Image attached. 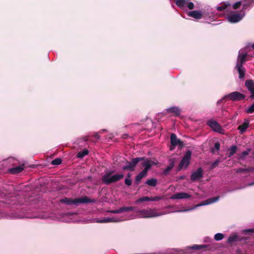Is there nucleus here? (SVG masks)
Listing matches in <instances>:
<instances>
[{"label":"nucleus","mask_w":254,"mask_h":254,"mask_svg":"<svg viewBox=\"0 0 254 254\" xmlns=\"http://www.w3.org/2000/svg\"><path fill=\"white\" fill-rule=\"evenodd\" d=\"M168 211L158 212L157 210L154 208H147L146 209H142L136 211V214H131L129 216H122L120 217H115L112 216V222H118L121 221L126 220L135 219L136 218H152L162 216L164 214L169 213Z\"/></svg>","instance_id":"f257e3e1"},{"label":"nucleus","mask_w":254,"mask_h":254,"mask_svg":"<svg viewBox=\"0 0 254 254\" xmlns=\"http://www.w3.org/2000/svg\"><path fill=\"white\" fill-rule=\"evenodd\" d=\"M247 50V49H241L239 52L236 67L239 72L240 79H242L245 76V69L243 66V64L246 61L247 58L250 56L248 54Z\"/></svg>","instance_id":"f03ea898"},{"label":"nucleus","mask_w":254,"mask_h":254,"mask_svg":"<svg viewBox=\"0 0 254 254\" xmlns=\"http://www.w3.org/2000/svg\"><path fill=\"white\" fill-rule=\"evenodd\" d=\"M61 201L67 205L74 204L77 205L81 203L95 202V200L90 199L87 196H84L81 197L76 198L74 199L65 197L61 199Z\"/></svg>","instance_id":"7ed1b4c3"},{"label":"nucleus","mask_w":254,"mask_h":254,"mask_svg":"<svg viewBox=\"0 0 254 254\" xmlns=\"http://www.w3.org/2000/svg\"><path fill=\"white\" fill-rule=\"evenodd\" d=\"M242 8L240 13L231 12L226 16H244L245 11L249 9L254 3V0H242Z\"/></svg>","instance_id":"20e7f679"},{"label":"nucleus","mask_w":254,"mask_h":254,"mask_svg":"<svg viewBox=\"0 0 254 254\" xmlns=\"http://www.w3.org/2000/svg\"><path fill=\"white\" fill-rule=\"evenodd\" d=\"M219 196H216V197H211V198H208V199H207L206 200H205L203 201L200 203H199V204H197V205H196V206H195L194 207H191L190 208L187 209H183V210H176V211H173V212H188V211H191V210H194L196 208H197V207H199V206H203V205H208V204H210L213 203L214 202H216L218 201L219 200Z\"/></svg>","instance_id":"39448f33"},{"label":"nucleus","mask_w":254,"mask_h":254,"mask_svg":"<svg viewBox=\"0 0 254 254\" xmlns=\"http://www.w3.org/2000/svg\"><path fill=\"white\" fill-rule=\"evenodd\" d=\"M191 156V152L190 150L187 151L182 158L178 166V171L183 169H186L190 163V160Z\"/></svg>","instance_id":"423d86ee"},{"label":"nucleus","mask_w":254,"mask_h":254,"mask_svg":"<svg viewBox=\"0 0 254 254\" xmlns=\"http://www.w3.org/2000/svg\"><path fill=\"white\" fill-rule=\"evenodd\" d=\"M194 18L193 20L195 21H198V20L201 19V18H203L204 20L206 23L210 24L212 25H217L221 23V20H217L215 19L216 17H193Z\"/></svg>","instance_id":"0eeeda50"},{"label":"nucleus","mask_w":254,"mask_h":254,"mask_svg":"<svg viewBox=\"0 0 254 254\" xmlns=\"http://www.w3.org/2000/svg\"><path fill=\"white\" fill-rule=\"evenodd\" d=\"M226 98H229V99L232 101H240L245 99V96L240 92L235 91L225 95L223 99Z\"/></svg>","instance_id":"6e6552de"},{"label":"nucleus","mask_w":254,"mask_h":254,"mask_svg":"<svg viewBox=\"0 0 254 254\" xmlns=\"http://www.w3.org/2000/svg\"><path fill=\"white\" fill-rule=\"evenodd\" d=\"M171 143L172 146L170 147V150H172L174 149V147L179 145L182 146L183 145V142L179 139H178L175 134L172 133L170 137Z\"/></svg>","instance_id":"1a4fd4ad"},{"label":"nucleus","mask_w":254,"mask_h":254,"mask_svg":"<svg viewBox=\"0 0 254 254\" xmlns=\"http://www.w3.org/2000/svg\"><path fill=\"white\" fill-rule=\"evenodd\" d=\"M143 160L142 157H137L133 158L131 161L127 162L126 166L124 167V169L133 170L136 164L140 161Z\"/></svg>","instance_id":"9d476101"},{"label":"nucleus","mask_w":254,"mask_h":254,"mask_svg":"<svg viewBox=\"0 0 254 254\" xmlns=\"http://www.w3.org/2000/svg\"><path fill=\"white\" fill-rule=\"evenodd\" d=\"M203 177V170L201 168H199L196 171L193 172L190 176V179L192 181H195L201 179Z\"/></svg>","instance_id":"9b49d317"},{"label":"nucleus","mask_w":254,"mask_h":254,"mask_svg":"<svg viewBox=\"0 0 254 254\" xmlns=\"http://www.w3.org/2000/svg\"><path fill=\"white\" fill-rule=\"evenodd\" d=\"M207 125L214 131L220 132L222 130L221 126L214 120H210L208 121Z\"/></svg>","instance_id":"f8f14e48"},{"label":"nucleus","mask_w":254,"mask_h":254,"mask_svg":"<svg viewBox=\"0 0 254 254\" xmlns=\"http://www.w3.org/2000/svg\"><path fill=\"white\" fill-rule=\"evenodd\" d=\"M245 86L250 92L251 98L254 99V82L252 80H247L245 82Z\"/></svg>","instance_id":"ddd939ff"},{"label":"nucleus","mask_w":254,"mask_h":254,"mask_svg":"<svg viewBox=\"0 0 254 254\" xmlns=\"http://www.w3.org/2000/svg\"><path fill=\"white\" fill-rule=\"evenodd\" d=\"M136 208L135 207H132V206H127V207H121L119 209L117 210H112V213L114 214H118V213H121L123 212H126L127 211H134L135 210Z\"/></svg>","instance_id":"4468645a"},{"label":"nucleus","mask_w":254,"mask_h":254,"mask_svg":"<svg viewBox=\"0 0 254 254\" xmlns=\"http://www.w3.org/2000/svg\"><path fill=\"white\" fill-rule=\"evenodd\" d=\"M166 112L168 113L172 114L176 116H179L180 115L182 110L178 107L173 106L166 109Z\"/></svg>","instance_id":"2eb2a0df"},{"label":"nucleus","mask_w":254,"mask_h":254,"mask_svg":"<svg viewBox=\"0 0 254 254\" xmlns=\"http://www.w3.org/2000/svg\"><path fill=\"white\" fill-rule=\"evenodd\" d=\"M191 196L186 192H179L173 195L171 198L173 199H185L190 198Z\"/></svg>","instance_id":"dca6fc26"},{"label":"nucleus","mask_w":254,"mask_h":254,"mask_svg":"<svg viewBox=\"0 0 254 254\" xmlns=\"http://www.w3.org/2000/svg\"><path fill=\"white\" fill-rule=\"evenodd\" d=\"M92 222L98 223H107L111 222V218L110 217H104L102 218H95L92 220Z\"/></svg>","instance_id":"f3484780"},{"label":"nucleus","mask_w":254,"mask_h":254,"mask_svg":"<svg viewBox=\"0 0 254 254\" xmlns=\"http://www.w3.org/2000/svg\"><path fill=\"white\" fill-rule=\"evenodd\" d=\"M243 17H226L227 21L231 23H237L242 20Z\"/></svg>","instance_id":"a211bd4d"},{"label":"nucleus","mask_w":254,"mask_h":254,"mask_svg":"<svg viewBox=\"0 0 254 254\" xmlns=\"http://www.w3.org/2000/svg\"><path fill=\"white\" fill-rule=\"evenodd\" d=\"M240 240L238 235L236 234H233L230 236L227 240V243L229 244H232L234 242H238Z\"/></svg>","instance_id":"6ab92c4d"},{"label":"nucleus","mask_w":254,"mask_h":254,"mask_svg":"<svg viewBox=\"0 0 254 254\" xmlns=\"http://www.w3.org/2000/svg\"><path fill=\"white\" fill-rule=\"evenodd\" d=\"M230 7V3L229 2H226L221 3L220 6H217L216 9L218 11H222Z\"/></svg>","instance_id":"aec40b11"},{"label":"nucleus","mask_w":254,"mask_h":254,"mask_svg":"<svg viewBox=\"0 0 254 254\" xmlns=\"http://www.w3.org/2000/svg\"><path fill=\"white\" fill-rule=\"evenodd\" d=\"M23 170V166H16L15 167H14L13 168H11L9 170V172L11 174H18L20 172H21Z\"/></svg>","instance_id":"412c9836"},{"label":"nucleus","mask_w":254,"mask_h":254,"mask_svg":"<svg viewBox=\"0 0 254 254\" xmlns=\"http://www.w3.org/2000/svg\"><path fill=\"white\" fill-rule=\"evenodd\" d=\"M187 2V0H176L175 3L179 7L184 9L186 7Z\"/></svg>","instance_id":"4be33fe9"},{"label":"nucleus","mask_w":254,"mask_h":254,"mask_svg":"<svg viewBox=\"0 0 254 254\" xmlns=\"http://www.w3.org/2000/svg\"><path fill=\"white\" fill-rule=\"evenodd\" d=\"M249 127V123L247 121H245L241 125L239 126L238 127V129L240 131V132L242 134L245 131L246 129Z\"/></svg>","instance_id":"5701e85b"},{"label":"nucleus","mask_w":254,"mask_h":254,"mask_svg":"<svg viewBox=\"0 0 254 254\" xmlns=\"http://www.w3.org/2000/svg\"><path fill=\"white\" fill-rule=\"evenodd\" d=\"M142 165L144 167V169L143 171H146V172L147 173L148 170L152 166V163L149 160H146L142 162Z\"/></svg>","instance_id":"b1692460"},{"label":"nucleus","mask_w":254,"mask_h":254,"mask_svg":"<svg viewBox=\"0 0 254 254\" xmlns=\"http://www.w3.org/2000/svg\"><path fill=\"white\" fill-rule=\"evenodd\" d=\"M147 173L146 171H142L140 172L135 178V182L138 183L145 176H146Z\"/></svg>","instance_id":"393cba45"},{"label":"nucleus","mask_w":254,"mask_h":254,"mask_svg":"<svg viewBox=\"0 0 254 254\" xmlns=\"http://www.w3.org/2000/svg\"><path fill=\"white\" fill-rule=\"evenodd\" d=\"M103 182L107 184H110L111 183V173L109 172L106 174L103 178Z\"/></svg>","instance_id":"a878e982"},{"label":"nucleus","mask_w":254,"mask_h":254,"mask_svg":"<svg viewBox=\"0 0 254 254\" xmlns=\"http://www.w3.org/2000/svg\"><path fill=\"white\" fill-rule=\"evenodd\" d=\"M207 247V246L206 245H194L190 247V249L191 250H199L205 248Z\"/></svg>","instance_id":"bb28decb"},{"label":"nucleus","mask_w":254,"mask_h":254,"mask_svg":"<svg viewBox=\"0 0 254 254\" xmlns=\"http://www.w3.org/2000/svg\"><path fill=\"white\" fill-rule=\"evenodd\" d=\"M145 184L149 186L155 187L157 184V180L156 179L148 180L146 182Z\"/></svg>","instance_id":"cd10ccee"},{"label":"nucleus","mask_w":254,"mask_h":254,"mask_svg":"<svg viewBox=\"0 0 254 254\" xmlns=\"http://www.w3.org/2000/svg\"><path fill=\"white\" fill-rule=\"evenodd\" d=\"M88 153V151L87 149H84L83 150L77 153V156L78 158H82L84 157L85 155H87Z\"/></svg>","instance_id":"c85d7f7f"},{"label":"nucleus","mask_w":254,"mask_h":254,"mask_svg":"<svg viewBox=\"0 0 254 254\" xmlns=\"http://www.w3.org/2000/svg\"><path fill=\"white\" fill-rule=\"evenodd\" d=\"M201 12L197 10H193L189 12L188 16H201Z\"/></svg>","instance_id":"c756f323"},{"label":"nucleus","mask_w":254,"mask_h":254,"mask_svg":"<svg viewBox=\"0 0 254 254\" xmlns=\"http://www.w3.org/2000/svg\"><path fill=\"white\" fill-rule=\"evenodd\" d=\"M124 177L123 175L122 174H117V175H112V182L117 181L122 178H123Z\"/></svg>","instance_id":"7c9ffc66"},{"label":"nucleus","mask_w":254,"mask_h":254,"mask_svg":"<svg viewBox=\"0 0 254 254\" xmlns=\"http://www.w3.org/2000/svg\"><path fill=\"white\" fill-rule=\"evenodd\" d=\"M224 235L222 233H217L214 235V239L217 241H221L224 238Z\"/></svg>","instance_id":"2f4dec72"},{"label":"nucleus","mask_w":254,"mask_h":254,"mask_svg":"<svg viewBox=\"0 0 254 254\" xmlns=\"http://www.w3.org/2000/svg\"><path fill=\"white\" fill-rule=\"evenodd\" d=\"M149 197L148 196H143L142 197L139 198L137 200H136L135 203H139L143 201H149Z\"/></svg>","instance_id":"473e14b6"},{"label":"nucleus","mask_w":254,"mask_h":254,"mask_svg":"<svg viewBox=\"0 0 254 254\" xmlns=\"http://www.w3.org/2000/svg\"><path fill=\"white\" fill-rule=\"evenodd\" d=\"M237 150V146L235 145H233L230 148V152L228 155V157H230L231 156H232L236 152Z\"/></svg>","instance_id":"72a5a7b5"},{"label":"nucleus","mask_w":254,"mask_h":254,"mask_svg":"<svg viewBox=\"0 0 254 254\" xmlns=\"http://www.w3.org/2000/svg\"><path fill=\"white\" fill-rule=\"evenodd\" d=\"M242 0H241V1H238V2H236L235 3H234L232 5V8L234 9H237L239 8H240L241 5L242 6Z\"/></svg>","instance_id":"f704fd0d"},{"label":"nucleus","mask_w":254,"mask_h":254,"mask_svg":"<svg viewBox=\"0 0 254 254\" xmlns=\"http://www.w3.org/2000/svg\"><path fill=\"white\" fill-rule=\"evenodd\" d=\"M220 149V143L218 142H216L214 145V147L211 149L212 153H215V150L218 151Z\"/></svg>","instance_id":"c9c22d12"},{"label":"nucleus","mask_w":254,"mask_h":254,"mask_svg":"<svg viewBox=\"0 0 254 254\" xmlns=\"http://www.w3.org/2000/svg\"><path fill=\"white\" fill-rule=\"evenodd\" d=\"M62 160L60 158H56L53 160L52 162V164L53 165H58L61 164Z\"/></svg>","instance_id":"e433bc0d"},{"label":"nucleus","mask_w":254,"mask_h":254,"mask_svg":"<svg viewBox=\"0 0 254 254\" xmlns=\"http://www.w3.org/2000/svg\"><path fill=\"white\" fill-rule=\"evenodd\" d=\"M246 112L252 114L254 112V103L249 108L246 109Z\"/></svg>","instance_id":"4c0bfd02"},{"label":"nucleus","mask_w":254,"mask_h":254,"mask_svg":"<svg viewBox=\"0 0 254 254\" xmlns=\"http://www.w3.org/2000/svg\"><path fill=\"white\" fill-rule=\"evenodd\" d=\"M176 162V160L175 158H170L169 160V165L171 166V167L173 168Z\"/></svg>","instance_id":"58836bf2"},{"label":"nucleus","mask_w":254,"mask_h":254,"mask_svg":"<svg viewBox=\"0 0 254 254\" xmlns=\"http://www.w3.org/2000/svg\"><path fill=\"white\" fill-rule=\"evenodd\" d=\"M186 7H188L189 9L191 10L194 8V4L192 2L188 0Z\"/></svg>","instance_id":"ea45409f"},{"label":"nucleus","mask_w":254,"mask_h":254,"mask_svg":"<svg viewBox=\"0 0 254 254\" xmlns=\"http://www.w3.org/2000/svg\"><path fill=\"white\" fill-rule=\"evenodd\" d=\"M149 201H158L162 199L161 196L149 197Z\"/></svg>","instance_id":"a19ab883"},{"label":"nucleus","mask_w":254,"mask_h":254,"mask_svg":"<svg viewBox=\"0 0 254 254\" xmlns=\"http://www.w3.org/2000/svg\"><path fill=\"white\" fill-rule=\"evenodd\" d=\"M173 167H171V166H170L169 165L167 166V167L165 169L164 173L165 174H167L168 172L172 169Z\"/></svg>","instance_id":"79ce46f5"},{"label":"nucleus","mask_w":254,"mask_h":254,"mask_svg":"<svg viewBox=\"0 0 254 254\" xmlns=\"http://www.w3.org/2000/svg\"><path fill=\"white\" fill-rule=\"evenodd\" d=\"M220 160L219 159H217L216 160H215L211 165V168H214V167H215L216 166V165H217V164L220 162Z\"/></svg>","instance_id":"37998d69"},{"label":"nucleus","mask_w":254,"mask_h":254,"mask_svg":"<svg viewBox=\"0 0 254 254\" xmlns=\"http://www.w3.org/2000/svg\"><path fill=\"white\" fill-rule=\"evenodd\" d=\"M131 183H132V181L130 179L126 178L125 179V184L127 186H130L131 185Z\"/></svg>","instance_id":"c03bdc74"},{"label":"nucleus","mask_w":254,"mask_h":254,"mask_svg":"<svg viewBox=\"0 0 254 254\" xmlns=\"http://www.w3.org/2000/svg\"><path fill=\"white\" fill-rule=\"evenodd\" d=\"M248 154H249V151H243L242 152V155L243 156H246V155H247Z\"/></svg>","instance_id":"a18cd8bd"},{"label":"nucleus","mask_w":254,"mask_h":254,"mask_svg":"<svg viewBox=\"0 0 254 254\" xmlns=\"http://www.w3.org/2000/svg\"><path fill=\"white\" fill-rule=\"evenodd\" d=\"M211 238H205V242H209L211 241Z\"/></svg>","instance_id":"49530a36"},{"label":"nucleus","mask_w":254,"mask_h":254,"mask_svg":"<svg viewBox=\"0 0 254 254\" xmlns=\"http://www.w3.org/2000/svg\"><path fill=\"white\" fill-rule=\"evenodd\" d=\"M95 138L97 139H99V135L97 133H96V134H95Z\"/></svg>","instance_id":"de8ad7c7"},{"label":"nucleus","mask_w":254,"mask_h":254,"mask_svg":"<svg viewBox=\"0 0 254 254\" xmlns=\"http://www.w3.org/2000/svg\"><path fill=\"white\" fill-rule=\"evenodd\" d=\"M248 232H254V229H250L247 230Z\"/></svg>","instance_id":"09e8293b"},{"label":"nucleus","mask_w":254,"mask_h":254,"mask_svg":"<svg viewBox=\"0 0 254 254\" xmlns=\"http://www.w3.org/2000/svg\"><path fill=\"white\" fill-rule=\"evenodd\" d=\"M253 185H254V182L252 183H250L248 185V186H253Z\"/></svg>","instance_id":"8fccbe9b"},{"label":"nucleus","mask_w":254,"mask_h":254,"mask_svg":"<svg viewBox=\"0 0 254 254\" xmlns=\"http://www.w3.org/2000/svg\"><path fill=\"white\" fill-rule=\"evenodd\" d=\"M252 48H253V49L254 50V44L253 45V46H252Z\"/></svg>","instance_id":"3c124183"},{"label":"nucleus","mask_w":254,"mask_h":254,"mask_svg":"<svg viewBox=\"0 0 254 254\" xmlns=\"http://www.w3.org/2000/svg\"><path fill=\"white\" fill-rule=\"evenodd\" d=\"M1 217H2V216H1V215L0 214V218H1Z\"/></svg>","instance_id":"603ef678"},{"label":"nucleus","mask_w":254,"mask_h":254,"mask_svg":"<svg viewBox=\"0 0 254 254\" xmlns=\"http://www.w3.org/2000/svg\"><path fill=\"white\" fill-rule=\"evenodd\" d=\"M254 54H253V55L251 56V57H254Z\"/></svg>","instance_id":"864d4df0"}]
</instances>
